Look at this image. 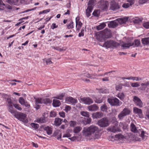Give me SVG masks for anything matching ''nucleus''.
Wrapping results in <instances>:
<instances>
[{"label":"nucleus","mask_w":149,"mask_h":149,"mask_svg":"<svg viewBox=\"0 0 149 149\" xmlns=\"http://www.w3.org/2000/svg\"><path fill=\"white\" fill-rule=\"evenodd\" d=\"M100 130L98 127L92 125L87 128H84L83 133L86 136H89L92 139H97L100 138Z\"/></svg>","instance_id":"nucleus-1"},{"label":"nucleus","mask_w":149,"mask_h":149,"mask_svg":"<svg viewBox=\"0 0 149 149\" xmlns=\"http://www.w3.org/2000/svg\"><path fill=\"white\" fill-rule=\"evenodd\" d=\"M146 133L144 131L139 130V132H138L136 136L133 137L134 140L136 141H146L148 136L146 135Z\"/></svg>","instance_id":"nucleus-2"},{"label":"nucleus","mask_w":149,"mask_h":149,"mask_svg":"<svg viewBox=\"0 0 149 149\" xmlns=\"http://www.w3.org/2000/svg\"><path fill=\"white\" fill-rule=\"evenodd\" d=\"M15 117L19 120L25 123L28 122V120L26 118V115L22 112H16L14 115Z\"/></svg>","instance_id":"nucleus-3"},{"label":"nucleus","mask_w":149,"mask_h":149,"mask_svg":"<svg viewBox=\"0 0 149 149\" xmlns=\"http://www.w3.org/2000/svg\"><path fill=\"white\" fill-rule=\"evenodd\" d=\"M110 121L108 118L104 117L102 118L97 122L98 125L102 127H105L110 124Z\"/></svg>","instance_id":"nucleus-4"},{"label":"nucleus","mask_w":149,"mask_h":149,"mask_svg":"<svg viewBox=\"0 0 149 149\" xmlns=\"http://www.w3.org/2000/svg\"><path fill=\"white\" fill-rule=\"evenodd\" d=\"M119 45V43L115 41L110 40L105 42L103 44V46L106 48H113Z\"/></svg>","instance_id":"nucleus-5"},{"label":"nucleus","mask_w":149,"mask_h":149,"mask_svg":"<svg viewBox=\"0 0 149 149\" xmlns=\"http://www.w3.org/2000/svg\"><path fill=\"white\" fill-rule=\"evenodd\" d=\"M118 122L116 121L114 122V125H111L107 129V130L108 131L113 133H116L120 131V129L118 127Z\"/></svg>","instance_id":"nucleus-6"},{"label":"nucleus","mask_w":149,"mask_h":149,"mask_svg":"<svg viewBox=\"0 0 149 149\" xmlns=\"http://www.w3.org/2000/svg\"><path fill=\"white\" fill-rule=\"evenodd\" d=\"M98 4L99 7L102 10H107L108 9L109 5L108 1L102 0L98 3Z\"/></svg>","instance_id":"nucleus-7"},{"label":"nucleus","mask_w":149,"mask_h":149,"mask_svg":"<svg viewBox=\"0 0 149 149\" xmlns=\"http://www.w3.org/2000/svg\"><path fill=\"white\" fill-rule=\"evenodd\" d=\"M130 110L127 108H125L118 115V118L120 119H123L125 116L129 115L130 113Z\"/></svg>","instance_id":"nucleus-8"},{"label":"nucleus","mask_w":149,"mask_h":149,"mask_svg":"<svg viewBox=\"0 0 149 149\" xmlns=\"http://www.w3.org/2000/svg\"><path fill=\"white\" fill-rule=\"evenodd\" d=\"M108 102L113 106H118L120 105L119 100L116 98L111 97L108 99Z\"/></svg>","instance_id":"nucleus-9"},{"label":"nucleus","mask_w":149,"mask_h":149,"mask_svg":"<svg viewBox=\"0 0 149 149\" xmlns=\"http://www.w3.org/2000/svg\"><path fill=\"white\" fill-rule=\"evenodd\" d=\"M133 101L135 104L140 108L143 107V104L141 99L136 96H134L133 99Z\"/></svg>","instance_id":"nucleus-10"},{"label":"nucleus","mask_w":149,"mask_h":149,"mask_svg":"<svg viewBox=\"0 0 149 149\" xmlns=\"http://www.w3.org/2000/svg\"><path fill=\"white\" fill-rule=\"evenodd\" d=\"M120 6L119 4L114 1H111L110 3V9L113 11L120 8Z\"/></svg>","instance_id":"nucleus-11"},{"label":"nucleus","mask_w":149,"mask_h":149,"mask_svg":"<svg viewBox=\"0 0 149 149\" xmlns=\"http://www.w3.org/2000/svg\"><path fill=\"white\" fill-rule=\"evenodd\" d=\"M80 100L85 104L89 105L93 103V100L89 97L81 98Z\"/></svg>","instance_id":"nucleus-12"},{"label":"nucleus","mask_w":149,"mask_h":149,"mask_svg":"<svg viewBox=\"0 0 149 149\" xmlns=\"http://www.w3.org/2000/svg\"><path fill=\"white\" fill-rule=\"evenodd\" d=\"M133 111L134 113L138 115L139 118H141L143 117L142 110L136 107L133 108Z\"/></svg>","instance_id":"nucleus-13"},{"label":"nucleus","mask_w":149,"mask_h":149,"mask_svg":"<svg viewBox=\"0 0 149 149\" xmlns=\"http://www.w3.org/2000/svg\"><path fill=\"white\" fill-rule=\"evenodd\" d=\"M118 21L116 20L109 22L108 23V26L110 28H115L118 25Z\"/></svg>","instance_id":"nucleus-14"},{"label":"nucleus","mask_w":149,"mask_h":149,"mask_svg":"<svg viewBox=\"0 0 149 149\" xmlns=\"http://www.w3.org/2000/svg\"><path fill=\"white\" fill-rule=\"evenodd\" d=\"M101 32L103 33V34L105 38H109L111 35L110 30L107 28H106L102 31Z\"/></svg>","instance_id":"nucleus-15"},{"label":"nucleus","mask_w":149,"mask_h":149,"mask_svg":"<svg viewBox=\"0 0 149 149\" xmlns=\"http://www.w3.org/2000/svg\"><path fill=\"white\" fill-rule=\"evenodd\" d=\"M128 3H125L122 5V7L125 8H127L132 6L134 3V0H127Z\"/></svg>","instance_id":"nucleus-16"},{"label":"nucleus","mask_w":149,"mask_h":149,"mask_svg":"<svg viewBox=\"0 0 149 149\" xmlns=\"http://www.w3.org/2000/svg\"><path fill=\"white\" fill-rule=\"evenodd\" d=\"M66 102L70 103L72 105H74L77 103V100L71 97H68L66 98Z\"/></svg>","instance_id":"nucleus-17"},{"label":"nucleus","mask_w":149,"mask_h":149,"mask_svg":"<svg viewBox=\"0 0 149 149\" xmlns=\"http://www.w3.org/2000/svg\"><path fill=\"white\" fill-rule=\"evenodd\" d=\"M105 38L104 36L103 35L101 32L99 33H98L96 35V38L100 42H102L104 40V38Z\"/></svg>","instance_id":"nucleus-18"},{"label":"nucleus","mask_w":149,"mask_h":149,"mask_svg":"<svg viewBox=\"0 0 149 149\" xmlns=\"http://www.w3.org/2000/svg\"><path fill=\"white\" fill-rule=\"evenodd\" d=\"M103 116V113L101 112L94 113L92 114V117L93 118H100Z\"/></svg>","instance_id":"nucleus-19"},{"label":"nucleus","mask_w":149,"mask_h":149,"mask_svg":"<svg viewBox=\"0 0 149 149\" xmlns=\"http://www.w3.org/2000/svg\"><path fill=\"white\" fill-rule=\"evenodd\" d=\"M87 108L88 110L91 111H96L99 108L95 104L88 106Z\"/></svg>","instance_id":"nucleus-20"},{"label":"nucleus","mask_w":149,"mask_h":149,"mask_svg":"<svg viewBox=\"0 0 149 149\" xmlns=\"http://www.w3.org/2000/svg\"><path fill=\"white\" fill-rule=\"evenodd\" d=\"M62 119L59 118H56L54 121V124L56 126H59L62 123Z\"/></svg>","instance_id":"nucleus-21"},{"label":"nucleus","mask_w":149,"mask_h":149,"mask_svg":"<svg viewBox=\"0 0 149 149\" xmlns=\"http://www.w3.org/2000/svg\"><path fill=\"white\" fill-rule=\"evenodd\" d=\"M134 45V43L129 42L128 43H124L121 45V47L123 49H125L129 48L130 47L133 46Z\"/></svg>","instance_id":"nucleus-22"},{"label":"nucleus","mask_w":149,"mask_h":149,"mask_svg":"<svg viewBox=\"0 0 149 149\" xmlns=\"http://www.w3.org/2000/svg\"><path fill=\"white\" fill-rule=\"evenodd\" d=\"M130 128L131 131L133 132L137 133L139 132V130H138L137 129L135 125L133 123L131 124Z\"/></svg>","instance_id":"nucleus-23"},{"label":"nucleus","mask_w":149,"mask_h":149,"mask_svg":"<svg viewBox=\"0 0 149 149\" xmlns=\"http://www.w3.org/2000/svg\"><path fill=\"white\" fill-rule=\"evenodd\" d=\"M7 106L8 107L9 111L13 115H14L16 111L13 109V107L12 105V103L7 104Z\"/></svg>","instance_id":"nucleus-24"},{"label":"nucleus","mask_w":149,"mask_h":149,"mask_svg":"<svg viewBox=\"0 0 149 149\" xmlns=\"http://www.w3.org/2000/svg\"><path fill=\"white\" fill-rule=\"evenodd\" d=\"M118 21V23L122 24L125 23L128 20V17H125L122 18L118 19H117Z\"/></svg>","instance_id":"nucleus-25"},{"label":"nucleus","mask_w":149,"mask_h":149,"mask_svg":"<svg viewBox=\"0 0 149 149\" xmlns=\"http://www.w3.org/2000/svg\"><path fill=\"white\" fill-rule=\"evenodd\" d=\"M93 8L90 6H88L86 10V15L87 17H89L91 15V13L92 11Z\"/></svg>","instance_id":"nucleus-26"},{"label":"nucleus","mask_w":149,"mask_h":149,"mask_svg":"<svg viewBox=\"0 0 149 149\" xmlns=\"http://www.w3.org/2000/svg\"><path fill=\"white\" fill-rule=\"evenodd\" d=\"M61 104L60 101L56 99H54L53 101L52 105L54 107H59Z\"/></svg>","instance_id":"nucleus-27"},{"label":"nucleus","mask_w":149,"mask_h":149,"mask_svg":"<svg viewBox=\"0 0 149 149\" xmlns=\"http://www.w3.org/2000/svg\"><path fill=\"white\" fill-rule=\"evenodd\" d=\"M45 130L46 131L47 134L48 135H50L52 133V129L51 127L49 126L45 127L44 128Z\"/></svg>","instance_id":"nucleus-28"},{"label":"nucleus","mask_w":149,"mask_h":149,"mask_svg":"<svg viewBox=\"0 0 149 149\" xmlns=\"http://www.w3.org/2000/svg\"><path fill=\"white\" fill-rule=\"evenodd\" d=\"M142 43L144 45H147L149 44V37L145 38L141 40Z\"/></svg>","instance_id":"nucleus-29"},{"label":"nucleus","mask_w":149,"mask_h":149,"mask_svg":"<svg viewBox=\"0 0 149 149\" xmlns=\"http://www.w3.org/2000/svg\"><path fill=\"white\" fill-rule=\"evenodd\" d=\"M82 128L80 126L74 127L73 130V132L75 133H78L81 130Z\"/></svg>","instance_id":"nucleus-30"},{"label":"nucleus","mask_w":149,"mask_h":149,"mask_svg":"<svg viewBox=\"0 0 149 149\" xmlns=\"http://www.w3.org/2000/svg\"><path fill=\"white\" fill-rule=\"evenodd\" d=\"M43 104H47L51 103L52 102V100L48 98H42Z\"/></svg>","instance_id":"nucleus-31"},{"label":"nucleus","mask_w":149,"mask_h":149,"mask_svg":"<svg viewBox=\"0 0 149 149\" xmlns=\"http://www.w3.org/2000/svg\"><path fill=\"white\" fill-rule=\"evenodd\" d=\"M106 26V24L105 23H103L97 26L96 29L98 30H99L103 29Z\"/></svg>","instance_id":"nucleus-32"},{"label":"nucleus","mask_w":149,"mask_h":149,"mask_svg":"<svg viewBox=\"0 0 149 149\" xmlns=\"http://www.w3.org/2000/svg\"><path fill=\"white\" fill-rule=\"evenodd\" d=\"M36 122L39 123H44L46 122V121L45 118H38L36 120Z\"/></svg>","instance_id":"nucleus-33"},{"label":"nucleus","mask_w":149,"mask_h":149,"mask_svg":"<svg viewBox=\"0 0 149 149\" xmlns=\"http://www.w3.org/2000/svg\"><path fill=\"white\" fill-rule=\"evenodd\" d=\"M7 2L8 3L11 4L16 5L18 2V0H7Z\"/></svg>","instance_id":"nucleus-34"},{"label":"nucleus","mask_w":149,"mask_h":149,"mask_svg":"<svg viewBox=\"0 0 149 149\" xmlns=\"http://www.w3.org/2000/svg\"><path fill=\"white\" fill-rule=\"evenodd\" d=\"M127 79L130 80H135L138 81L139 80H141V78H139V77H128V78Z\"/></svg>","instance_id":"nucleus-35"},{"label":"nucleus","mask_w":149,"mask_h":149,"mask_svg":"<svg viewBox=\"0 0 149 149\" xmlns=\"http://www.w3.org/2000/svg\"><path fill=\"white\" fill-rule=\"evenodd\" d=\"M132 43H134V45L133 46L134 47H137L139 46L141 43L140 40H135L134 42Z\"/></svg>","instance_id":"nucleus-36"},{"label":"nucleus","mask_w":149,"mask_h":149,"mask_svg":"<svg viewBox=\"0 0 149 149\" xmlns=\"http://www.w3.org/2000/svg\"><path fill=\"white\" fill-rule=\"evenodd\" d=\"M80 113L82 116L87 118H88L89 116V113L87 111H82L80 112Z\"/></svg>","instance_id":"nucleus-37"},{"label":"nucleus","mask_w":149,"mask_h":149,"mask_svg":"<svg viewBox=\"0 0 149 149\" xmlns=\"http://www.w3.org/2000/svg\"><path fill=\"white\" fill-rule=\"evenodd\" d=\"M44 63L45 62L47 65L50 64L52 63L51 59H43Z\"/></svg>","instance_id":"nucleus-38"},{"label":"nucleus","mask_w":149,"mask_h":149,"mask_svg":"<svg viewBox=\"0 0 149 149\" xmlns=\"http://www.w3.org/2000/svg\"><path fill=\"white\" fill-rule=\"evenodd\" d=\"M141 85L142 88H143V89H145L147 86L149 85V82L148 81L145 82V83H142Z\"/></svg>","instance_id":"nucleus-39"},{"label":"nucleus","mask_w":149,"mask_h":149,"mask_svg":"<svg viewBox=\"0 0 149 149\" xmlns=\"http://www.w3.org/2000/svg\"><path fill=\"white\" fill-rule=\"evenodd\" d=\"M36 104H43L42 98H38L36 99Z\"/></svg>","instance_id":"nucleus-40"},{"label":"nucleus","mask_w":149,"mask_h":149,"mask_svg":"<svg viewBox=\"0 0 149 149\" xmlns=\"http://www.w3.org/2000/svg\"><path fill=\"white\" fill-rule=\"evenodd\" d=\"M108 108L106 104H104L103 105L100 107L101 110L103 111H106Z\"/></svg>","instance_id":"nucleus-41"},{"label":"nucleus","mask_w":149,"mask_h":149,"mask_svg":"<svg viewBox=\"0 0 149 149\" xmlns=\"http://www.w3.org/2000/svg\"><path fill=\"white\" fill-rule=\"evenodd\" d=\"M117 96L120 100H123L125 97V95L123 93H119L117 95Z\"/></svg>","instance_id":"nucleus-42"},{"label":"nucleus","mask_w":149,"mask_h":149,"mask_svg":"<svg viewBox=\"0 0 149 149\" xmlns=\"http://www.w3.org/2000/svg\"><path fill=\"white\" fill-rule=\"evenodd\" d=\"M82 23L81 22H78L76 23V27L77 30H79L81 28V26Z\"/></svg>","instance_id":"nucleus-43"},{"label":"nucleus","mask_w":149,"mask_h":149,"mask_svg":"<svg viewBox=\"0 0 149 149\" xmlns=\"http://www.w3.org/2000/svg\"><path fill=\"white\" fill-rule=\"evenodd\" d=\"M100 11L99 10H95L93 13V15L94 16L98 17L100 15Z\"/></svg>","instance_id":"nucleus-44"},{"label":"nucleus","mask_w":149,"mask_h":149,"mask_svg":"<svg viewBox=\"0 0 149 149\" xmlns=\"http://www.w3.org/2000/svg\"><path fill=\"white\" fill-rule=\"evenodd\" d=\"M95 0H90L88 2V6H90L93 8V5L95 3Z\"/></svg>","instance_id":"nucleus-45"},{"label":"nucleus","mask_w":149,"mask_h":149,"mask_svg":"<svg viewBox=\"0 0 149 149\" xmlns=\"http://www.w3.org/2000/svg\"><path fill=\"white\" fill-rule=\"evenodd\" d=\"M141 20L137 17H135L133 19V22L135 24H138L141 22Z\"/></svg>","instance_id":"nucleus-46"},{"label":"nucleus","mask_w":149,"mask_h":149,"mask_svg":"<svg viewBox=\"0 0 149 149\" xmlns=\"http://www.w3.org/2000/svg\"><path fill=\"white\" fill-rule=\"evenodd\" d=\"M70 126V127H74L77 125V122L75 121H71L69 122Z\"/></svg>","instance_id":"nucleus-47"},{"label":"nucleus","mask_w":149,"mask_h":149,"mask_svg":"<svg viewBox=\"0 0 149 149\" xmlns=\"http://www.w3.org/2000/svg\"><path fill=\"white\" fill-rule=\"evenodd\" d=\"M131 85L133 87H137L139 86L140 85L138 82L131 83Z\"/></svg>","instance_id":"nucleus-48"},{"label":"nucleus","mask_w":149,"mask_h":149,"mask_svg":"<svg viewBox=\"0 0 149 149\" xmlns=\"http://www.w3.org/2000/svg\"><path fill=\"white\" fill-rule=\"evenodd\" d=\"M19 102L21 104L23 105L25 102V101L23 97H20L19 98Z\"/></svg>","instance_id":"nucleus-49"},{"label":"nucleus","mask_w":149,"mask_h":149,"mask_svg":"<svg viewBox=\"0 0 149 149\" xmlns=\"http://www.w3.org/2000/svg\"><path fill=\"white\" fill-rule=\"evenodd\" d=\"M31 125L32 127L35 129H37L39 127V125L37 124L31 123Z\"/></svg>","instance_id":"nucleus-50"},{"label":"nucleus","mask_w":149,"mask_h":149,"mask_svg":"<svg viewBox=\"0 0 149 149\" xmlns=\"http://www.w3.org/2000/svg\"><path fill=\"white\" fill-rule=\"evenodd\" d=\"M122 84H119L116 85V89L117 91H120L122 89Z\"/></svg>","instance_id":"nucleus-51"},{"label":"nucleus","mask_w":149,"mask_h":149,"mask_svg":"<svg viewBox=\"0 0 149 149\" xmlns=\"http://www.w3.org/2000/svg\"><path fill=\"white\" fill-rule=\"evenodd\" d=\"M73 23L72 22H71L68 25H67L68 28L70 29L73 28Z\"/></svg>","instance_id":"nucleus-52"},{"label":"nucleus","mask_w":149,"mask_h":149,"mask_svg":"<svg viewBox=\"0 0 149 149\" xmlns=\"http://www.w3.org/2000/svg\"><path fill=\"white\" fill-rule=\"evenodd\" d=\"M143 26L146 29H149V22H147L143 24Z\"/></svg>","instance_id":"nucleus-53"},{"label":"nucleus","mask_w":149,"mask_h":149,"mask_svg":"<svg viewBox=\"0 0 149 149\" xmlns=\"http://www.w3.org/2000/svg\"><path fill=\"white\" fill-rule=\"evenodd\" d=\"M56 113L55 111H51L50 113V117H54L55 116H56Z\"/></svg>","instance_id":"nucleus-54"},{"label":"nucleus","mask_w":149,"mask_h":149,"mask_svg":"<svg viewBox=\"0 0 149 149\" xmlns=\"http://www.w3.org/2000/svg\"><path fill=\"white\" fill-rule=\"evenodd\" d=\"M14 106L15 108L21 111L22 110V108L19 107V104H14Z\"/></svg>","instance_id":"nucleus-55"},{"label":"nucleus","mask_w":149,"mask_h":149,"mask_svg":"<svg viewBox=\"0 0 149 149\" xmlns=\"http://www.w3.org/2000/svg\"><path fill=\"white\" fill-rule=\"evenodd\" d=\"M36 7H35V8H32V9H31L27 10H26L23 11L21 13H26V12H28L30 11H31L34 10H35V9H36Z\"/></svg>","instance_id":"nucleus-56"},{"label":"nucleus","mask_w":149,"mask_h":149,"mask_svg":"<svg viewBox=\"0 0 149 149\" xmlns=\"http://www.w3.org/2000/svg\"><path fill=\"white\" fill-rule=\"evenodd\" d=\"M60 116L62 118H64L65 117V113L64 112L62 111L59 113Z\"/></svg>","instance_id":"nucleus-57"},{"label":"nucleus","mask_w":149,"mask_h":149,"mask_svg":"<svg viewBox=\"0 0 149 149\" xmlns=\"http://www.w3.org/2000/svg\"><path fill=\"white\" fill-rule=\"evenodd\" d=\"M95 102L97 103H100L102 102V100L100 99H96L95 100Z\"/></svg>","instance_id":"nucleus-58"},{"label":"nucleus","mask_w":149,"mask_h":149,"mask_svg":"<svg viewBox=\"0 0 149 149\" xmlns=\"http://www.w3.org/2000/svg\"><path fill=\"white\" fill-rule=\"evenodd\" d=\"M60 132L58 130H56L54 132L53 135L54 136H57L58 134H60Z\"/></svg>","instance_id":"nucleus-59"},{"label":"nucleus","mask_w":149,"mask_h":149,"mask_svg":"<svg viewBox=\"0 0 149 149\" xmlns=\"http://www.w3.org/2000/svg\"><path fill=\"white\" fill-rule=\"evenodd\" d=\"M71 107L69 106H66V112H67L68 111L71 110Z\"/></svg>","instance_id":"nucleus-60"},{"label":"nucleus","mask_w":149,"mask_h":149,"mask_svg":"<svg viewBox=\"0 0 149 149\" xmlns=\"http://www.w3.org/2000/svg\"><path fill=\"white\" fill-rule=\"evenodd\" d=\"M63 95H59L55 97V98L60 100H62L63 99Z\"/></svg>","instance_id":"nucleus-61"},{"label":"nucleus","mask_w":149,"mask_h":149,"mask_svg":"<svg viewBox=\"0 0 149 149\" xmlns=\"http://www.w3.org/2000/svg\"><path fill=\"white\" fill-rule=\"evenodd\" d=\"M58 25H56L55 23H53L52 25V26L51 27V28L54 29L55 28H56L58 27Z\"/></svg>","instance_id":"nucleus-62"},{"label":"nucleus","mask_w":149,"mask_h":149,"mask_svg":"<svg viewBox=\"0 0 149 149\" xmlns=\"http://www.w3.org/2000/svg\"><path fill=\"white\" fill-rule=\"evenodd\" d=\"M6 102L8 103V104L12 103L11 100L10 98H8L7 99Z\"/></svg>","instance_id":"nucleus-63"},{"label":"nucleus","mask_w":149,"mask_h":149,"mask_svg":"<svg viewBox=\"0 0 149 149\" xmlns=\"http://www.w3.org/2000/svg\"><path fill=\"white\" fill-rule=\"evenodd\" d=\"M23 105H24L26 107H27L28 108H29L30 107V104H28L27 102H25Z\"/></svg>","instance_id":"nucleus-64"}]
</instances>
